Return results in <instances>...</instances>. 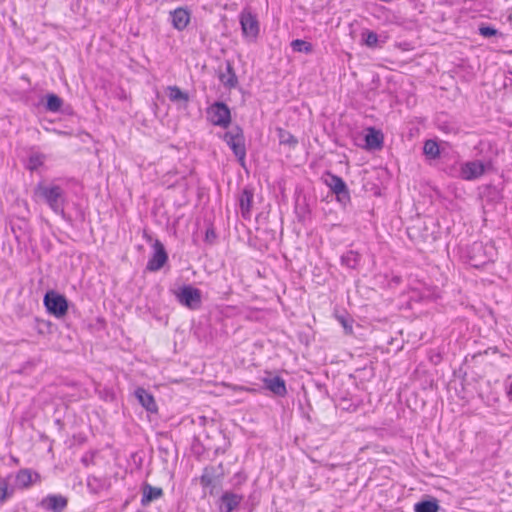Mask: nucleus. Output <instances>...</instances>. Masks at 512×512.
<instances>
[{
	"instance_id": "obj_1",
	"label": "nucleus",
	"mask_w": 512,
	"mask_h": 512,
	"mask_svg": "<svg viewBox=\"0 0 512 512\" xmlns=\"http://www.w3.org/2000/svg\"><path fill=\"white\" fill-rule=\"evenodd\" d=\"M35 195L39 196L49 206V208L63 219H67L65 205L67 198L65 191L59 185H44L39 183L35 187Z\"/></svg>"
},
{
	"instance_id": "obj_2",
	"label": "nucleus",
	"mask_w": 512,
	"mask_h": 512,
	"mask_svg": "<svg viewBox=\"0 0 512 512\" xmlns=\"http://www.w3.org/2000/svg\"><path fill=\"white\" fill-rule=\"evenodd\" d=\"M326 179L324 183L330 188L331 192L336 195L337 201L346 206L351 202V196L345 181L338 175L333 174L330 171L325 173Z\"/></svg>"
},
{
	"instance_id": "obj_3",
	"label": "nucleus",
	"mask_w": 512,
	"mask_h": 512,
	"mask_svg": "<svg viewBox=\"0 0 512 512\" xmlns=\"http://www.w3.org/2000/svg\"><path fill=\"white\" fill-rule=\"evenodd\" d=\"M43 302L48 313L56 318H62L67 314L69 305L64 295L50 290L44 295Z\"/></svg>"
},
{
	"instance_id": "obj_4",
	"label": "nucleus",
	"mask_w": 512,
	"mask_h": 512,
	"mask_svg": "<svg viewBox=\"0 0 512 512\" xmlns=\"http://www.w3.org/2000/svg\"><path fill=\"white\" fill-rule=\"evenodd\" d=\"M207 118L214 125L227 128L231 124V112L228 105L217 101L210 105L207 110Z\"/></svg>"
},
{
	"instance_id": "obj_5",
	"label": "nucleus",
	"mask_w": 512,
	"mask_h": 512,
	"mask_svg": "<svg viewBox=\"0 0 512 512\" xmlns=\"http://www.w3.org/2000/svg\"><path fill=\"white\" fill-rule=\"evenodd\" d=\"M176 299L181 305L197 310L202 304V293L192 285H183L176 293Z\"/></svg>"
},
{
	"instance_id": "obj_6",
	"label": "nucleus",
	"mask_w": 512,
	"mask_h": 512,
	"mask_svg": "<svg viewBox=\"0 0 512 512\" xmlns=\"http://www.w3.org/2000/svg\"><path fill=\"white\" fill-rule=\"evenodd\" d=\"M223 465L220 463L217 467L206 466L203 468L202 474L199 478L200 484L203 489H209V494L214 495L217 484L220 478L223 477Z\"/></svg>"
},
{
	"instance_id": "obj_7",
	"label": "nucleus",
	"mask_w": 512,
	"mask_h": 512,
	"mask_svg": "<svg viewBox=\"0 0 512 512\" xmlns=\"http://www.w3.org/2000/svg\"><path fill=\"white\" fill-rule=\"evenodd\" d=\"M469 263L475 268H479L492 261V257L487 252V247L482 242H474L468 251Z\"/></svg>"
},
{
	"instance_id": "obj_8",
	"label": "nucleus",
	"mask_w": 512,
	"mask_h": 512,
	"mask_svg": "<svg viewBox=\"0 0 512 512\" xmlns=\"http://www.w3.org/2000/svg\"><path fill=\"white\" fill-rule=\"evenodd\" d=\"M485 164L480 160L467 161L460 167V178L466 181H473L484 175Z\"/></svg>"
},
{
	"instance_id": "obj_9",
	"label": "nucleus",
	"mask_w": 512,
	"mask_h": 512,
	"mask_svg": "<svg viewBox=\"0 0 512 512\" xmlns=\"http://www.w3.org/2000/svg\"><path fill=\"white\" fill-rule=\"evenodd\" d=\"M153 249V256L149 259L146 269L151 272H156L165 265L168 260V254L164 245L159 240L155 241Z\"/></svg>"
},
{
	"instance_id": "obj_10",
	"label": "nucleus",
	"mask_w": 512,
	"mask_h": 512,
	"mask_svg": "<svg viewBox=\"0 0 512 512\" xmlns=\"http://www.w3.org/2000/svg\"><path fill=\"white\" fill-rule=\"evenodd\" d=\"M240 24L243 35L255 39L259 34V22L251 12H242L240 15Z\"/></svg>"
},
{
	"instance_id": "obj_11",
	"label": "nucleus",
	"mask_w": 512,
	"mask_h": 512,
	"mask_svg": "<svg viewBox=\"0 0 512 512\" xmlns=\"http://www.w3.org/2000/svg\"><path fill=\"white\" fill-rule=\"evenodd\" d=\"M254 199V188L246 185L240 192L238 197L241 215L244 219H250L252 204Z\"/></svg>"
},
{
	"instance_id": "obj_12",
	"label": "nucleus",
	"mask_w": 512,
	"mask_h": 512,
	"mask_svg": "<svg viewBox=\"0 0 512 512\" xmlns=\"http://www.w3.org/2000/svg\"><path fill=\"white\" fill-rule=\"evenodd\" d=\"M242 500V495L225 491L217 502L219 512H233L240 505Z\"/></svg>"
},
{
	"instance_id": "obj_13",
	"label": "nucleus",
	"mask_w": 512,
	"mask_h": 512,
	"mask_svg": "<svg viewBox=\"0 0 512 512\" xmlns=\"http://www.w3.org/2000/svg\"><path fill=\"white\" fill-rule=\"evenodd\" d=\"M68 505L66 497L60 494H50L44 497L41 501V506L52 512H63Z\"/></svg>"
},
{
	"instance_id": "obj_14",
	"label": "nucleus",
	"mask_w": 512,
	"mask_h": 512,
	"mask_svg": "<svg viewBox=\"0 0 512 512\" xmlns=\"http://www.w3.org/2000/svg\"><path fill=\"white\" fill-rule=\"evenodd\" d=\"M218 78L225 88L233 89L237 87L238 77L230 60L225 61V71H220Z\"/></svg>"
},
{
	"instance_id": "obj_15",
	"label": "nucleus",
	"mask_w": 512,
	"mask_h": 512,
	"mask_svg": "<svg viewBox=\"0 0 512 512\" xmlns=\"http://www.w3.org/2000/svg\"><path fill=\"white\" fill-rule=\"evenodd\" d=\"M364 139L365 148L368 150H380L383 147L384 135L381 130L374 127L367 128Z\"/></svg>"
},
{
	"instance_id": "obj_16",
	"label": "nucleus",
	"mask_w": 512,
	"mask_h": 512,
	"mask_svg": "<svg viewBox=\"0 0 512 512\" xmlns=\"http://www.w3.org/2000/svg\"><path fill=\"white\" fill-rule=\"evenodd\" d=\"M135 397L137 398L138 402L141 404L143 408L146 409V411L151 413H156L158 410L156 401L153 397V395L147 391L146 389L142 387H138L135 390Z\"/></svg>"
},
{
	"instance_id": "obj_17",
	"label": "nucleus",
	"mask_w": 512,
	"mask_h": 512,
	"mask_svg": "<svg viewBox=\"0 0 512 512\" xmlns=\"http://www.w3.org/2000/svg\"><path fill=\"white\" fill-rule=\"evenodd\" d=\"M263 383L265 388L271 391L276 396L284 397L287 394L285 380L280 376L264 378Z\"/></svg>"
},
{
	"instance_id": "obj_18",
	"label": "nucleus",
	"mask_w": 512,
	"mask_h": 512,
	"mask_svg": "<svg viewBox=\"0 0 512 512\" xmlns=\"http://www.w3.org/2000/svg\"><path fill=\"white\" fill-rule=\"evenodd\" d=\"M172 25L177 30H184L190 22V13L185 8H177L170 13Z\"/></svg>"
},
{
	"instance_id": "obj_19",
	"label": "nucleus",
	"mask_w": 512,
	"mask_h": 512,
	"mask_svg": "<svg viewBox=\"0 0 512 512\" xmlns=\"http://www.w3.org/2000/svg\"><path fill=\"white\" fill-rule=\"evenodd\" d=\"M141 489H142L141 504L143 506H146L149 503H151L152 501L159 499L163 495L162 488L154 487L147 482L143 483Z\"/></svg>"
},
{
	"instance_id": "obj_20",
	"label": "nucleus",
	"mask_w": 512,
	"mask_h": 512,
	"mask_svg": "<svg viewBox=\"0 0 512 512\" xmlns=\"http://www.w3.org/2000/svg\"><path fill=\"white\" fill-rule=\"evenodd\" d=\"M408 234L412 239L421 238L424 243H433L437 237L434 231L429 232L427 224L424 222L423 231L419 227L408 229Z\"/></svg>"
},
{
	"instance_id": "obj_21",
	"label": "nucleus",
	"mask_w": 512,
	"mask_h": 512,
	"mask_svg": "<svg viewBox=\"0 0 512 512\" xmlns=\"http://www.w3.org/2000/svg\"><path fill=\"white\" fill-rule=\"evenodd\" d=\"M439 510V501L434 497L419 501L414 505L415 512H439Z\"/></svg>"
},
{
	"instance_id": "obj_22",
	"label": "nucleus",
	"mask_w": 512,
	"mask_h": 512,
	"mask_svg": "<svg viewBox=\"0 0 512 512\" xmlns=\"http://www.w3.org/2000/svg\"><path fill=\"white\" fill-rule=\"evenodd\" d=\"M222 138L227 145L245 141L243 129L239 125H235L231 130L225 132Z\"/></svg>"
},
{
	"instance_id": "obj_23",
	"label": "nucleus",
	"mask_w": 512,
	"mask_h": 512,
	"mask_svg": "<svg viewBox=\"0 0 512 512\" xmlns=\"http://www.w3.org/2000/svg\"><path fill=\"white\" fill-rule=\"evenodd\" d=\"M360 260L361 255L354 250H349L341 256V264L350 269H356L360 263Z\"/></svg>"
},
{
	"instance_id": "obj_24",
	"label": "nucleus",
	"mask_w": 512,
	"mask_h": 512,
	"mask_svg": "<svg viewBox=\"0 0 512 512\" xmlns=\"http://www.w3.org/2000/svg\"><path fill=\"white\" fill-rule=\"evenodd\" d=\"M277 137L281 145H286L290 148H295L298 144V139L289 131L283 128H277Z\"/></svg>"
},
{
	"instance_id": "obj_25",
	"label": "nucleus",
	"mask_w": 512,
	"mask_h": 512,
	"mask_svg": "<svg viewBox=\"0 0 512 512\" xmlns=\"http://www.w3.org/2000/svg\"><path fill=\"white\" fill-rule=\"evenodd\" d=\"M423 154L430 160H435L440 157L439 144L432 139H428L424 142Z\"/></svg>"
},
{
	"instance_id": "obj_26",
	"label": "nucleus",
	"mask_w": 512,
	"mask_h": 512,
	"mask_svg": "<svg viewBox=\"0 0 512 512\" xmlns=\"http://www.w3.org/2000/svg\"><path fill=\"white\" fill-rule=\"evenodd\" d=\"M15 482L19 488H28L33 482L31 470L30 469L19 470L16 474Z\"/></svg>"
},
{
	"instance_id": "obj_27",
	"label": "nucleus",
	"mask_w": 512,
	"mask_h": 512,
	"mask_svg": "<svg viewBox=\"0 0 512 512\" xmlns=\"http://www.w3.org/2000/svg\"><path fill=\"white\" fill-rule=\"evenodd\" d=\"M228 146L232 150L235 157L237 158L239 164L242 167H245V158H246L245 141L231 143Z\"/></svg>"
},
{
	"instance_id": "obj_28",
	"label": "nucleus",
	"mask_w": 512,
	"mask_h": 512,
	"mask_svg": "<svg viewBox=\"0 0 512 512\" xmlns=\"http://www.w3.org/2000/svg\"><path fill=\"white\" fill-rule=\"evenodd\" d=\"M63 105V100L54 93L47 94L45 108L49 112H58Z\"/></svg>"
},
{
	"instance_id": "obj_29",
	"label": "nucleus",
	"mask_w": 512,
	"mask_h": 512,
	"mask_svg": "<svg viewBox=\"0 0 512 512\" xmlns=\"http://www.w3.org/2000/svg\"><path fill=\"white\" fill-rule=\"evenodd\" d=\"M168 90V97L170 101L172 102H188L189 101V95L186 92H183L178 86H169L167 88Z\"/></svg>"
},
{
	"instance_id": "obj_30",
	"label": "nucleus",
	"mask_w": 512,
	"mask_h": 512,
	"mask_svg": "<svg viewBox=\"0 0 512 512\" xmlns=\"http://www.w3.org/2000/svg\"><path fill=\"white\" fill-rule=\"evenodd\" d=\"M290 45L294 52H302L305 54H310L313 52L312 44L302 39H295L291 42Z\"/></svg>"
},
{
	"instance_id": "obj_31",
	"label": "nucleus",
	"mask_w": 512,
	"mask_h": 512,
	"mask_svg": "<svg viewBox=\"0 0 512 512\" xmlns=\"http://www.w3.org/2000/svg\"><path fill=\"white\" fill-rule=\"evenodd\" d=\"M479 34L484 38L500 37L503 38L502 32L498 31L495 27L490 25L481 24L478 28Z\"/></svg>"
},
{
	"instance_id": "obj_32",
	"label": "nucleus",
	"mask_w": 512,
	"mask_h": 512,
	"mask_svg": "<svg viewBox=\"0 0 512 512\" xmlns=\"http://www.w3.org/2000/svg\"><path fill=\"white\" fill-rule=\"evenodd\" d=\"M362 41L369 48H375L378 45V35L374 31L365 30L362 32Z\"/></svg>"
},
{
	"instance_id": "obj_33",
	"label": "nucleus",
	"mask_w": 512,
	"mask_h": 512,
	"mask_svg": "<svg viewBox=\"0 0 512 512\" xmlns=\"http://www.w3.org/2000/svg\"><path fill=\"white\" fill-rule=\"evenodd\" d=\"M13 495V490H9L8 480L0 478V503L6 502Z\"/></svg>"
},
{
	"instance_id": "obj_34",
	"label": "nucleus",
	"mask_w": 512,
	"mask_h": 512,
	"mask_svg": "<svg viewBox=\"0 0 512 512\" xmlns=\"http://www.w3.org/2000/svg\"><path fill=\"white\" fill-rule=\"evenodd\" d=\"M337 318H338L339 322L342 324L346 333H352L353 328H352L351 321L348 318H346L345 316H338Z\"/></svg>"
},
{
	"instance_id": "obj_35",
	"label": "nucleus",
	"mask_w": 512,
	"mask_h": 512,
	"mask_svg": "<svg viewBox=\"0 0 512 512\" xmlns=\"http://www.w3.org/2000/svg\"><path fill=\"white\" fill-rule=\"evenodd\" d=\"M439 128L446 133H456L457 132L456 128L453 125H450L447 123H443V124L439 125Z\"/></svg>"
},
{
	"instance_id": "obj_36",
	"label": "nucleus",
	"mask_w": 512,
	"mask_h": 512,
	"mask_svg": "<svg viewBox=\"0 0 512 512\" xmlns=\"http://www.w3.org/2000/svg\"><path fill=\"white\" fill-rule=\"evenodd\" d=\"M39 165H41V162L38 159V157H30V159H29V168L31 170L36 169Z\"/></svg>"
},
{
	"instance_id": "obj_37",
	"label": "nucleus",
	"mask_w": 512,
	"mask_h": 512,
	"mask_svg": "<svg viewBox=\"0 0 512 512\" xmlns=\"http://www.w3.org/2000/svg\"><path fill=\"white\" fill-rule=\"evenodd\" d=\"M205 238L207 241H212L216 238V233L214 229H207L205 233Z\"/></svg>"
},
{
	"instance_id": "obj_38",
	"label": "nucleus",
	"mask_w": 512,
	"mask_h": 512,
	"mask_svg": "<svg viewBox=\"0 0 512 512\" xmlns=\"http://www.w3.org/2000/svg\"><path fill=\"white\" fill-rule=\"evenodd\" d=\"M507 395L510 399H512V381H511V384L509 385L508 389H507Z\"/></svg>"
},
{
	"instance_id": "obj_39",
	"label": "nucleus",
	"mask_w": 512,
	"mask_h": 512,
	"mask_svg": "<svg viewBox=\"0 0 512 512\" xmlns=\"http://www.w3.org/2000/svg\"><path fill=\"white\" fill-rule=\"evenodd\" d=\"M392 281L395 283H399L401 281V278H400V276H395V277H393Z\"/></svg>"
},
{
	"instance_id": "obj_40",
	"label": "nucleus",
	"mask_w": 512,
	"mask_h": 512,
	"mask_svg": "<svg viewBox=\"0 0 512 512\" xmlns=\"http://www.w3.org/2000/svg\"><path fill=\"white\" fill-rule=\"evenodd\" d=\"M235 476L241 478V480H245V477H242L240 473H237Z\"/></svg>"
},
{
	"instance_id": "obj_41",
	"label": "nucleus",
	"mask_w": 512,
	"mask_h": 512,
	"mask_svg": "<svg viewBox=\"0 0 512 512\" xmlns=\"http://www.w3.org/2000/svg\"><path fill=\"white\" fill-rule=\"evenodd\" d=\"M491 349H492V352H494V353L497 351L496 347L495 348H491Z\"/></svg>"
},
{
	"instance_id": "obj_42",
	"label": "nucleus",
	"mask_w": 512,
	"mask_h": 512,
	"mask_svg": "<svg viewBox=\"0 0 512 512\" xmlns=\"http://www.w3.org/2000/svg\"><path fill=\"white\" fill-rule=\"evenodd\" d=\"M511 21H512V15H511Z\"/></svg>"
}]
</instances>
